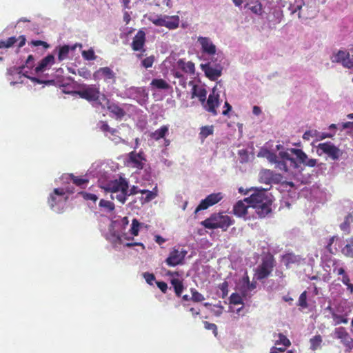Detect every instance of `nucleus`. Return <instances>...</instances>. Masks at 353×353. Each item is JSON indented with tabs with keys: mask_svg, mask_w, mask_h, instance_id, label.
<instances>
[{
	"mask_svg": "<svg viewBox=\"0 0 353 353\" xmlns=\"http://www.w3.org/2000/svg\"><path fill=\"white\" fill-rule=\"evenodd\" d=\"M156 284L157 287L161 290V291L163 293H165L168 290V285L165 282L163 281H157Z\"/></svg>",
	"mask_w": 353,
	"mask_h": 353,
	"instance_id": "60",
	"label": "nucleus"
},
{
	"mask_svg": "<svg viewBox=\"0 0 353 353\" xmlns=\"http://www.w3.org/2000/svg\"><path fill=\"white\" fill-rule=\"evenodd\" d=\"M256 288V283L255 281L250 282V281L248 284H245V285H244L242 288V290H243V292H245L248 291H252Z\"/></svg>",
	"mask_w": 353,
	"mask_h": 353,
	"instance_id": "57",
	"label": "nucleus"
},
{
	"mask_svg": "<svg viewBox=\"0 0 353 353\" xmlns=\"http://www.w3.org/2000/svg\"><path fill=\"white\" fill-rule=\"evenodd\" d=\"M230 302L232 304L234 305H239L242 304L243 301L241 296L236 294V293H232L230 297Z\"/></svg>",
	"mask_w": 353,
	"mask_h": 353,
	"instance_id": "49",
	"label": "nucleus"
},
{
	"mask_svg": "<svg viewBox=\"0 0 353 353\" xmlns=\"http://www.w3.org/2000/svg\"><path fill=\"white\" fill-rule=\"evenodd\" d=\"M283 178V177L281 174L272 171L271 183H280L282 182Z\"/></svg>",
	"mask_w": 353,
	"mask_h": 353,
	"instance_id": "52",
	"label": "nucleus"
},
{
	"mask_svg": "<svg viewBox=\"0 0 353 353\" xmlns=\"http://www.w3.org/2000/svg\"><path fill=\"white\" fill-rule=\"evenodd\" d=\"M101 99L102 101L106 102L105 104L107 109L110 112L115 116L116 119H121L125 116V112L124 110L119 107L117 103L111 102L109 99H108L104 94L101 95Z\"/></svg>",
	"mask_w": 353,
	"mask_h": 353,
	"instance_id": "17",
	"label": "nucleus"
},
{
	"mask_svg": "<svg viewBox=\"0 0 353 353\" xmlns=\"http://www.w3.org/2000/svg\"><path fill=\"white\" fill-rule=\"evenodd\" d=\"M31 44L34 46H43L44 48H49V44H48L46 41H43L41 40L32 41Z\"/></svg>",
	"mask_w": 353,
	"mask_h": 353,
	"instance_id": "59",
	"label": "nucleus"
},
{
	"mask_svg": "<svg viewBox=\"0 0 353 353\" xmlns=\"http://www.w3.org/2000/svg\"><path fill=\"white\" fill-rule=\"evenodd\" d=\"M223 198V196L221 192L209 194L205 197V199L201 201L200 203L194 210V214H197L199 211L206 210L209 207L218 203Z\"/></svg>",
	"mask_w": 353,
	"mask_h": 353,
	"instance_id": "8",
	"label": "nucleus"
},
{
	"mask_svg": "<svg viewBox=\"0 0 353 353\" xmlns=\"http://www.w3.org/2000/svg\"><path fill=\"white\" fill-rule=\"evenodd\" d=\"M99 128L102 132L105 133V136H108L107 133H110L113 129L108 125L107 121H103L99 122Z\"/></svg>",
	"mask_w": 353,
	"mask_h": 353,
	"instance_id": "50",
	"label": "nucleus"
},
{
	"mask_svg": "<svg viewBox=\"0 0 353 353\" xmlns=\"http://www.w3.org/2000/svg\"><path fill=\"white\" fill-rule=\"evenodd\" d=\"M246 6L248 7L249 10L255 14L261 15L263 13V6L261 3L256 0L251 1L249 3H247Z\"/></svg>",
	"mask_w": 353,
	"mask_h": 353,
	"instance_id": "26",
	"label": "nucleus"
},
{
	"mask_svg": "<svg viewBox=\"0 0 353 353\" xmlns=\"http://www.w3.org/2000/svg\"><path fill=\"white\" fill-rule=\"evenodd\" d=\"M187 253L186 250H182L179 251L177 249H173L170 252L168 257L165 259V263L171 267L182 264Z\"/></svg>",
	"mask_w": 353,
	"mask_h": 353,
	"instance_id": "10",
	"label": "nucleus"
},
{
	"mask_svg": "<svg viewBox=\"0 0 353 353\" xmlns=\"http://www.w3.org/2000/svg\"><path fill=\"white\" fill-rule=\"evenodd\" d=\"M310 348L312 350H316L320 347L322 343V337L320 335H316L313 338L310 339Z\"/></svg>",
	"mask_w": 353,
	"mask_h": 353,
	"instance_id": "37",
	"label": "nucleus"
},
{
	"mask_svg": "<svg viewBox=\"0 0 353 353\" xmlns=\"http://www.w3.org/2000/svg\"><path fill=\"white\" fill-rule=\"evenodd\" d=\"M34 57L32 54H30L26 61V66L29 68H32L34 65Z\"/></svg>",
	"mask_w": 353,
	"mask_h": 353,
	"instance_id": "63",
	"label": "nucleus"
},
{
	"mask_svg": "<svg viewBox=\"0 0 353 353\" xmlns=\"http://www.w3.org/2000/svg\"><path fill=\"white\" fill-rule=\"evenodd\" d=\"M353 222V216L348 214L344 219V221L340 225V228L345 234L350 233V225Z\"/></svg>",
	"mask_w": 353,
	"mask_h": 353,
	"instance_id": "28",
	"label": "nucleus"
},
{
	"mask_svg": "<svg viewBox=\"0 0 353 353\" xmlns=\"http://www.w3.org/2000/svg\"><path fill=\"white\" fill-rule=\"evenodd\" d=\"M69 177L74 185L81 188H85L89 182L88 179L76 176L73 174H70Z\"/></svg>",
	"mask_w": 353,
	"mask_h": 353,
	"instance_id": "31",
	"label": "nucleus"
},
{
	"mask_svg": "<svg viewBox=\"0 0 353 353\" xmlns=\"http://www.w3.org/2000/svg\"><path fill=\"white\" fill-rule=\"evenodd\" d=\"M219 105V95L214 94L213 92L212 94L208 96L207 101H205V103L203 105L206 111L211 113L213 116H216L218 114L216 108H218Z\"/></svg>",
	"mask_w": 353,
	"mask_h": 353,
	"instance_id": "14",
	"label": "nucleus"
},
{
	"mask_svg": "<svg viewBox=\"0 0 353 353\" xmlns=\"http://www.w3.org/2000/svg\"><path fill=\"white\" fill-rule=\"evenodd\" d=\"M204 327L206 330H212L215 336L217 335V327L214 323H211L208 321H204Z\"/></svg>",
	"mask_w": 353,
	"mask_h": 353,
	"instance_id": "55",
	"label": "nucleus"
},
{
	"mask_svg": "<svg viewBox=\"0 0 353 353\" xmlns=\"http://www.w3.org/2000/svg\"><path fill=\"white\" fill-rule=\"evenodd\" d=\"M316 148L319 155L325 154L333 161L338 160L342 154L341 150L330 141L321 143Z\"/></svg>",
	"mask_w": 353,
	"mask_h": 353,
	"instance_id": "7",
	"label": "nucleus"
},
{
	"mask_svg": "<svg viewBox=\"0 0 353 353\" xmlns=\"http://www.w3.org/2000/svg\"><path fill=\"white\" fill-rule=\"evenodd\" d=\"M82 56L85 60L88 61H92L96 59L94 52L92 49H89L88 50L83 51Z\"/></svg>",
	"mask_w": 353,
	"mask_h": 353,
	"instance_id": "48",
	"label": "nucleus"
},
{
	"mask_svg": "<svg viewBox=\"0 0 353 353\" xmlns=\"http://www.w3.org/2000/svg\"><path fill=\"white\" fill-rule=\"evenodd\" d=\"M17 41V37H9L6 41H0V49L8 48L12 47Z\"/></svg>",
	"mask_w": 353,
	"mask_h": 353,
	"instance_id": "38",
	"label": "nucleus"
},
{
	"mask_svg": "<svg viewBox=\"0 0 353 353\" xmlns=\"http://www.w3.org/2000/svg\"><path fill=\"white\" fill-rule=\"evenodd\" d=\"M279 154L280 157L283 159L282 161H290L294 168H297L299 167L294 159L291 157L288 152H280Z\"/></svg>",
	"mask_w": 353,
	"mask_h": 353,
	"instance_id": "43",
	"label": "nucleus"
},
{
	"mask_svg": "<svg viewBox=\"0 0 353 353\" xmlns=\"http://www.w3.org/2000/svg\"><path fill=\"white\" fill-rule=\"evenodd\" d=\"M65 192L63 188H55L53 192L50 194L48 203L53 208L59 202L66 200L67 197H65Z\"/></svg>",
	"mask_w": 353,
	"mask_h": 353,
	"instance_id": "18",
	"label": "nucleus"
},
{
	"mask_svg": "<svg viewBox=\"0 0 353 353\" xmlns=\"http://www.w3.org/2000/svg\"><path fill=\"white\" fill-rule=\"evenodd\" d=\"M141 225V223L137 219H134L132 221L131 228L130 229V234L133 236H137L139 234Z\"/></svg>",
	"mask_w": 353,
	"mask_h": 353,
	"instance_id": "40",
	"label": "nucleus"
},
{
	"mask_svg": "<svg viewBox=\"0 0 353 353\" xmlns=\"http://www.w3.org/2000/svg\"><path fill=\"white\" fill-rule=\"evenodd\" d=\"M250 207V204L246 203L245 199L237 201L233 207V213L239 217L243 216L248 213V208Z\"/></svg>",
	"mask_w": 353,
	"mask_h": 353,
	"instance_id": "21",
	"label": "nucleus"
},
{
	"mask_svg": "<svg viewBox=\"0 0 353 353\" xmlns=\"http://www.w3.org/2000/svg\"><path fill=\"white\" fill-rule=\"evenodd\" d=\"M250 207L256 209L259 217L264 218L272 211V200L263 190L255 191L249 197L245 198Z\"/></svg>",
	"mask_w": 353,
	"mask_h": 353,
	"instance_id": "1",
	"label": "nucleus"
},
{
	"mask_svg": "<svg viewBox=\"0 0 353 353\" xmlns=\"http://www.w3.org/2000/svg\"><path fill=\"white\" fill-rule=\"evenodd\" d=\"M333 272L337 275L342 276L341 282L347 286V290L349 291L350 294H353V284L351 283L350 276L346 273L345 269L343 267H339L336 265V263H334Z\"/></svg>",
	"mask_w": 353,
	"mask_h": 353,
	"instance_id": "19",
	"label": "nucleus"
},
{
	"mask_svg": "<svg viewBox=\"0 0 353 353\" xmlns=\"http://www.w3.org/2000/svg\"><path fill=\"white\" fill-rule=\"evenodd\" d=\"M54 62V57L52 54H48L42 59L37 66L35 68L36 73L43 72L46 69L49 65L53 64Z\"/></svg>",
	"mask_w": 353,
	"mask_h": 353,
	"instance_id": "24",
	"label": "nucleus"
},
{
	"mask_svg": "<svg viewBox=\"0 0 353 353\" xmlns=\"http://www.w3.org/2000/svg\"><path fill=\"white\" fill-rule=\"evenodd\" d=\"M201 68L205 72V76L212 81L216 80L222 74V67L219 65L216 67H212L210 63H208L201 65Z\"/></svg>",
	"mask_w": 353,
	"mask_h": 353,
	"instance_id": "16",
	"label": "nucleus"
},
{
	"mask_svg": "<svg viewBox=\"0 0 353 353\" xmlns=\"http://www.w3.org/2000/svg\"><path fill=\"white\" fill-rule=\"evenodd\" d=\"M276 167L281 170L288 171V168L284 161H277Z\"/></svg>",
	"mask_w": 353,
	"mask_h": 353,
	"instance_id": "64",
	"label": "nucleus"
},
{
	"mask_svg": "<svg viewBox=\"0 0 353 353\" xmlns=\"http://www.w3.org/2000/svg\"><path fill=\"white\" fill-rule=\"evenodd\" d=\"M214 133V127L213 125H205L203 126L201 128V131L199 133L201 139H205L208 136L213 134Z\"/></svg>",
	"mask_w": 353,
	"mask_h": 353,
	"instance_id": "35",
	"label": "nucleus"
},
{
	"mask_svg": "<svg viewBox=\"0 0 353 353\" xmlns=\"http://www.w3.org/2000/svg\"><path fill=\"white\" fill-rule=\"evenodd\" d=\"M146 41L145 33L143 30H138L137 33L132 39L131 43V48L133 51L137 52L141 51L143 52H145L144 48L145 43Z\"/></svg>",
	"mask_w": 353,
	"mask_h": 353,
	"instance_id": "12",
	"label": "nucleus"
},
{
	"mask_svg": "<svg viewBox=\"0 0 353 353\" xmlns=\"http://www.w3.org/2000/svg\"><path fill=\"white\" fill-rule=\"evenodd\" d=\"M272 170H263L260 172V181L270 185L271 184Z\"/></svg>",
	"mask_w": 353,
	"mask_h": 353,
	"instance_id": "33",
	"label": "nucleus"
},
{
	"mask_svg": "<svg viewBox=\"0 0 353 353\" xmlns=\"http://www.w3.org/2000/svg\"><path fill=\"white\" fill-rule=\"evenodd\" d=\"M171 284L174 288L176 295L180 297L184 289L182 281L178 279H173L171 280Z\"/></svg>",
	"mask_w": 353,
	"mask_h": 353,
	"instance_id": "30",
	"label": "nucleus"
},
{
	"mask_svg": "<svg viewBox=\"0 0 353 353\" xmlns=\"http://www.w3.org/2000/svg\"><path fill=\"white\" fill-rule=\"evenodd\" d=\"M150 21L156 26H163L169 30L178 28L180 23V18L178 15L160 14L155 17L150 18Z\"/></svg>",
	"mask_w": 353,
	"mask_h": 353,
	"instance_id": "5",
	"label": "nucleus"
},
{
	"mask_svg": "<svg viewBox=\"0 0 353 353\" xmlns=\"http://www.w3.org/2000/svg\"><path fill=\"white\" fill-rule=\"evenodd\" d=\"M283 258L286 266L292 263H299L300 261V258L292 253H288L285 254Z\"/></svg>",
	"mask_w": 353,
	"mask_h": 353,
	"instance_id": "34",
	"label": "nucleus"
},
{
	"mask_svg": "<svg viewBox=\"0 0 353 353\" xmlns=\"http://www.w3.org/2000/svg\"><path fill=\"white\" fill-rule=\"evenodd\" d=\"M128 188L127 179L120 176L118 179L109 181L104 189L106 192L112 193V199H116L121 204H124L128 198Z\"/></svg>",
	"mask_w": 353,
	"mask_h": 353,
	"instance_id": "2",
	"label": "nucleus"
},
{
	"mask_svg": "<svg viewBox=\"0 0 353 353\" xmlns=\"http://www.w3.org/2000/svg\"><path fill=\"white\" fill-rule=\"evenodd\" d=\"M77 94L82 99L87 100L89 102H97L99 105H103L101 103V94L99 90V86L96 85H89L83 87L77 92Z\"/></svg>",
	"mask_w": 353,
	"mask_h": 353,
	"instance_id": "6",
	"label": "nucleus"
},
{
	"mask_svg": "<svg viewBox=\"0 0 353 353\" xmlns=\"http://www.w3.org/2000/svg\"><path fill=\"white\" fill-rule=\"evenodd\" d=\"M154 61L155 57L154 55H150L141 61V66L146 69L152 68Z\"/></svg>",
	"mask_w": 353,
	"mask_h": 353,
	"instance_id": "41",
	"label": "nucleus"
},
{
	"mask_svg": "<svg viewBox=\"0 0 353 353\" xmlns=\"http://www.w3.org/2000/svg\"><path fill=\"white\" fill-rule=\"evenodd\" d=\"M70 51V47L68 45H64L59 48L58 53V59L59 61L68 58Z\"/></svg>",
	"mask_w": 353,
	"mask_h": 353,
	"instance_id": "36",
	"label": "nucleus"
},
{
	"mask_svg": "<svg viewBox=\"0 0 353 353\" xmlns=\"http://www.w3.org/2000/svg\"><path fill=\"white\" fill-rule=\"evenodd\" d=\"M110 134V136H108V137L111 139L112 141H114L115 143H119L121 141V138L119 136V131L117 129L113 128Z\"/></svg>",
	"mask_w": 353,
	"mask_h": 353,
	"instance_id": "51",
	"label": "nucleus"
},
{
	"mask_svg": "<svg viewBox=\"0 0 353 353\" xmlns=\"http://www.w3.org/2000/svg\"><path fill=\"white\" fill-rule=\"evenodd\" d=\"M95 80L103 79L106 83H114L116 82V73L109 67L100 68L93 74Z\"/></svg>",
	"mask_w": 353,
	"mask_h": 353,
	"instance_id": "9",
	"label": "nucleus"
},
{
	"mask_svg": "<svg viewBox=\"0 0 353 353\" xmlns=\"http://www.w3.org/2000/svg\"><path fill=\"white\" fill-rule=\"evenodd\" d=\"M79 74L85 79L90 77V72L86 68H81V70H79Z\"/></svg>",
	"mask_w": 353,
	"mask_h": 353,
	"instance_id": "62",
	"label": "nucleus"
},
{
	"mask_svg": "<svg viewBox=\"0 0 353 353\" xmlns=\"http://www.w3.org/2000/svg\"><path fill=\"white\" fill-rule=\"evenodd\" d=\"M347 57H350V54L347 52L339 50L336 54L334 55L333 61L343 63Z\"/></svg>",
	"mask_w": 353,
	"mask_h": 353,
	"instance_id": "39",
	"label": "nucleus"
},
{
	"mask_svg": "<svg viewBox=\"0 0 353 353\" xmlns=\"http://www.w3.org/2000/svg\"><path fill=\"white\" fill-rule=\"evenodd\" d=\"M342 65L347 68H353V59H350V57H347L342 63Z\"/></svg>",
	"mask_w": 353,
	"mask_h": 353,
	"instance_id": "61",
	"label": "nucleus"
},
{
	"mask_svg": "<svg viewBox=\"0 0 353 353\" xmlns=\"http://www.w3.org/2000/svg\"><path fill=\"white\" fill-rule=\"evenodd\" d=\"M192 293L191 300L194 302H201L205 300V297L203 294L199 292L196 290L191 288Z\"/></svg>",
	"mask_w": 353,
	"mask_h": 353,
	"instance_id": "42",
	"label": "nucleus"
},
{
	"mask_svg": "<svg viewBox=\"0 0 353 353\" xmlns=\"http://www.w3.org/2000/svg\"><path fill=\"white\" fill-rule=\"evenodd\" d=\"M219 288L222 292V298L225 297L228 294V283L227 281L221 283L219 284Z\"/></svg>",
	"mask_w": 353,
	"mask_h": 353,
	"instance_id": "54",
	"label": "nucleus"
},
{
	"mask_svg": "<svg viewBox=\"0 0 353 353\" xmlns=\"http://www.w3.org/2000/svg\"><path fill=\"white\" fill-rule=\"evenodd\" d=\"M276 260L273 255L268 254L261 260V263L255 270L254 276L258 281L267 279L272 274L276 266Z\"/></svg>",
	"mask_w": 353,
	"mask_h": 353,
	"instance_id": "4",
	"label": "nucleus"
},
{
	"mask_svg": "<svg viewBox=\"0 0 353 353\" xmlns=\"http://www.w3.org/2000/svg\"><path fill=\"white\" fill-rule=\"evenodd\" d=\"M327 310L330 311L332 318L333 319V321H334L335 325H339L341 323H344V324L347 323L348 319L345 316L336 314L330 306H328L327 307Z\"/></svg>",
	"mask_w": 353,
	"mask_h": 353,
	"instance_id": "25",
	"label": "nucleus"
},
{
	"mask_svg": "<svg viewBox=\"0 0 353 353\" xmlns=\"http://www.w3.org/2000/svg\"><path fill=\"white\" fill-rule=\"evenodd\" d=\"M265 157L272 163H276L278 161L276 154L270 151L266 152Z\"/></svg>",
	"mask_w": 353,
	"mask_h": 353,
	"instance_id": "58",
	"label": "nucleus"
},
{
	"mask_svg": "<svg viewBox=\"0 0 353 353\" xmlns=\"http://www.w3.org/2000/svg\"><path fill=\"white\" fill-rule=\"evenodd\" d=\"M207 91L203 88H199L196 85H194L192 89L191 98L197 97L202 105H204L206 101Z\"/></svg>",
	"mask_w": 353,
	"mask_h": 353,
	"instance_id": "23",
	"label": "nucleus"
},
{
	"mask_svg": "<svg viewBox=\"0 0 353 353\" xmlns=\"http://www.w3.org/2000/svg\"><path fill=\"white\" fill-rule=\"evenodd\" d=\"M143 276L149 285H153V281L155 280L154 274L150 272H144L143 274Z\"/></svg>",
	"mask_w": 353,
	"mask_h": 353,
	"instance_id": "56",
	"label": "nucleus"
},
{
	"mask_svg": "<svg viewBox=\"0 0 353 353\" xmlns=\"http://www.w3.org/2000/svg\"><path fill=\"white\" fill-rule=\"evenodd\" d=\"M234 223V221L229 216L219 212L212 214L210 217L201 221V224L207 229L220 228L223 231H226Z\"/></svg>",
	"mask_w": 353,
	"mask_h": 353,
	"instance_id": "3",
	"label": "nucleus"
},
{
	"mask_svg": "<svg viewBox=\"0 0 353 353\" xmlns=\"http://www.w3.org/2000/svg\"><path fill=\"white\" fill-rule=\"evenodd\" d=\"M79 194L86 201L90 200L93 202H96L98 200V196L92 193L81 191Z\"/></svg>",
	"mask_w": 353,
	"mask_h": 353,
	"instance_id": "47",
	"label": "nucleus"
},
{
	"mask_svg": "<svg viewBox=\"0 0 353 353\" xmlns=\"http://www.w3.org/2000/svg\"><path fill=\"white\" fill-rule=\"evenodd\" d=\"M99 205L107 209L109 212H112L115 208L114 204L112 201L104 199L100 200Z\"/></svg>",
	"mask_w": 353,
	"mask_h": 353,
	"instance_id": "44",
	"label": "nucleus"
},
{
	"mask_svg": "<svg viewBox=\"0 0 353 353\" xmlns=\"http://www.w3.org/2000/svg\"><path fill=\"white\" fill-rule=\"evenodd\" d=\"M145 161L146 159L142 152L137 153L135 151H132L128 154V163L134 168L142 170Z\"/></svg>",
	"mask_w": 353,
	"mask_h": 353,
	"instance_id": "11",
	"label": "nucleus"
},
{
	"mask_svg": "<svg viewBox=\"0 0 353 353\" xmlns=\"http://www.w3.org/2000/svg\"><path fill=\"white\" fill-rule=\"evenodd\" d=\"M145 194H146V196L143 199V203H148L150 201L153 200L158 195L157 187L155 186L153 190H152V191L148 190Z\"/></svg>",
	"mask_w": 353,
	"mask_h": 353,
	"instance_id": "45",
	"label": "nucleus"
},
{
	"mask_svg": "<svg viewBox=\"0 0 353 353\" xmlns=\"http://www.w3.org/2000/svg\"><path fill=\"white\" fill-rule=\"evenodd\" d=\"M298 305L303 308H307L308 307V304L307 302V292L306 291L303 292L301 294V295L299 296V301H298Z\"/></svg>",
	"mask_w": 353,
	"mask_h": 353,
	"instance_id": "46",
	"label": "nucleus"
},
{
	"mask_svg": "<svg viewBox=\"0 0 353 353\" xmlns=\"http://www.w3.org/2000/svg\"><path fill=\"white\" fill-rule=\"evenodd\" d=\"M198 42L201 45L203 53L209 55H212L216 53V46L209 37H199Z\"/></svg>",
	"mask_w": 353,
	"mask_h": 353,
	"instance_id": "20",
	"label": "nucleus"
},
{
	"mask_svg": "<svg viewBox=\"0 0 353 353\" xmlns=\"http://www.w3.org/2000/svg\"><path fill=\"white\" fill-rule=\"evenodd\" d=\"M290 151L296 155L299 163L310 168H313L316 165L317 160L315 159H308L307 155L302 150L291 148Z\"/></svg>",
	"mask_w": 353,
	"mask_h": 353,
	"instance_id": "13",
	"label": "nucleus"
},
{
	"mask_svg": "<svg viewBox=\"0 0 353 353\" xmlns=\"http://www.w3.org/2000/svg\"><path fill=\"white\" fill-rule=\"evenodd\" d=\"M342 253L347 257L353 258V248L350 245H345L342 249Z\"/></svg>",
	"mask_w": 353,
	"mask_h": 353,
	"instance_id": "53",
	"label": "nucleus"
},
{
	"mask_svg": "<svg viewBox=\"0 0 353 353\" xmlns=\"http://www.w3.org/2000/svg\"><path fill=\"white\" fill-rule=\"evenodd\" d=\"M177 66L182 71L190 74H194L195 72V65L192 61H185L183 59H180L176 62Z\"/></svg>",
	"mask_w": 353,
	"mask_h": 353,
	"instance_id": "22",
	"label": "nucleus"
},
{
	"mask_svg": "<svg viewBox=\"0 0 353 353\" xmlns=\"http://www.w3.org/2000/svg\"><path fill=\"white\" fill-rule=\"evenodd\" d=\"M335 337L340 339L341 342L348 349L353 348V339L343 327H339L334 330Z\"/></svg>",
	"mask_w": 353,
	"mask_h": 353,
	"instance_id": "15",
	"label": "nucleus"
},
{
	"mask_svg": "<svg viewBox=\"0 0 353 353\" xmlns=\"http://www.w3.org/2000/svg\"><path fill=\"white\" fill-rule=\"evenodd\" d=\"M150 85L160 90H168L170 88V85L163 79H154Z\"/></svg>",
	"mask_w": 353,
	"mask_h": 353,
	"instance_id": "29",
	"label": "nucleus"
},
{
	"mask_svg": "<svg viewBox=\"0 0 353 353\" xmlns=\"http://www.w3.org/2000/svg\"><path fill=\"white\" fill-rule=\"evenodd\" d=\"M278 337V339L275 341V345H283L285 347H289L291 345L290 341L282 333H279L277 334H274V337Z\"/></svg>",
	"mask_w": 353,
	"mask_h": 353,
	"instance_id": "32",
	"label": "nucleus"
},
{
	"mask_svg": "<svg viewBox=\"0 0 353 353\" xmlns=\"http://www.w3.org/2000/svg\"><path fill=\"white\" fill-rule=\"evenodd\" d=\"M168 132V127L167 125H163L159 129L152 132L150 137L156 141L163 138L165 134Z\"/></svg>",
	"mask_w": 353,
	"mask_h": 353,
	"instance_id": "27",
	"label": "nucleus"
}]
</instances>
